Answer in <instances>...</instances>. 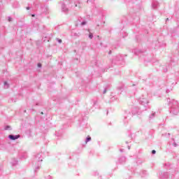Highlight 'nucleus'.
Returning <instances> with one entry per match:
<instances>
[{"label": "nucleus", "mask_w": 179, "mask_h": 179, "mask_svg": "<svg viewBox=\"0 0 179 179\" xmlns=\"http://www.w3.org/2000/svg\"><path fill=\"white\" fill-rule=\"evenodd\" d=\"M142 111H145L143 109H141V108L138 106H134L131 109V112L125 111L124 115L123 122L124 124H128V120L132 118V115H141L142 114Z\"/></svg>", "instance_id": "1"}, {"label": "nucleus", "mask_w": 179, "mask_h": 179, "mask_svg": "<svg viewBox=\"0 0 179 179\" xmlns=\"http://www.w3.org/2000/svg\"><path fill=\"white\" fill-rule=\"evenodd\" d=\"M167 103H169V106L170 107V114L172 115H177L179 113V103L175 99H170L168 98Z\"/></svg>", "instance_id": "2"}, {"label": "nucleus", "mask_w": 179, "mask_h": 179, "mask_svg": "<svg viewBox=\"0 0 179 179\" xmlns=\"http://www.w3.org/2000/svg\"><path fill=\"white\" fill-rule=\"evenodd\" d=\"M138 103L141 105L143 106L144 111H146L148 108H150L149 106V100L148 99V94H143L138 99Z\"/></svg>", "instance_id": "3"}, {"label": "nucleus", "mask_w": 179, "mask_h": 179, "mask_svg": "<svg viewBox=\"0 0 179 179\" xmlns=\"http://www.w3.org/2000/svg\"><path fill=\"white\" fill-rule=\"evenodd\" d=\"M122 62H124V56L118 55L113 58L112 64H115L116 65H121V63Z\"/></svg>", "instance_id": "4"}, {"label": "nucleus", "mask_w": 179, "mask_h": 179, "mask_svg": "<svg viewBox=\"0 0 179 179\" xmlns=\"http://www.w3.org/2000/svg\"><path fill=\"white\" fill-rule=\"evenodd\" d=\"M125 163H127V157L122 156L119 157L117 164H125Z\"/></svg>", "instance_id": "5"}, {"label": "nucleus", "mask_w": 179, "mask_h": 179, "mask_svg": "<svg viewBox=\"0 0 179 179\" xmlns=\"http://www.w3.org/2000/svg\"><path fill=\"white\" fill-rule=\"evenodd\" d=\"M19 138H20V134H17V135L10 134V135H8V139H10V141H16V139H19Z\"/></svg>", "instance_id": "6"}, {"label": "nucleus", "mask_w": 179, "mask_h": 179, "mask_svg": "<svg viewBox=\"0 0 179 179\" xmlns=\"http://www.w3.org/2000/svg\"><path fill=\"white\" fill-rule=\"evenodd\" d=\"M159 178H161V179H167V178H169V173L168 172H162L159 174Z\"/></svg>", "instance_id": "7"}, {"label": "nucleus", "mask_w": 179, "mask_h": 179, "mask_svg": "<svg viewBox=\"0 0 179 179\" xmlns=\"http://www.w3.org/2000/svg\"><path fill=\"white\" fill-rule=\"evenodd\" d=\"M169 146H173V148H177L178 146V144L176 143V140L174 138H172L171 141L169 143Z\"/></svg>", "instance_id": "8"}, {"label": "nucleus", "mask_w": 179, "mask_h": 179, "mask_svg": "<svg viewBox=\"0 0 179 179\" xmlns=\"http://www.w3.org/2000/svg\"><path fill=\"white\" fill-rule=\"evenodd\" d=\"M62 12L64 13H68L69 12V9L66 8V6L64 3H62Z\"/></svg>", "instance_id": "9"}, {"label": "nucleus", "mask_w": 179, "mask_h": 179, "mask_svg": "<svg viewBox=\"0 0 179 179\" xmlns=\"http://www.w3.org/2000/svg\"><path fill=\"white\" fill-rule=\"evenodd\" d=\"M41 159V153H38L36 155H35L34 161L35 162H43V159Z\"/></svg>", "instance_id": "10"}, {"label": "nucleus", "mask_w": 179, "mask_h": 179, "mask_svg": "<svg viewBox=\"0 0 179 179\" xmlns=\"http://www.w3.org/2000/svg\"><path fill=\"white\" fill-rule=\"evenodd\" d=\"M157 6H159V3L157 1H152V9H157Z\"/></svg>", "instance_id": "11"}, {"label": "nucleus", "mask_w": 179, "mask_h": 179, "mask_svg": "<svg viewBox=\"0 0 179 179\" xmlns=\"http://www.w3.org/2000/svg\"><path fill=\"white\" fill-rule=\"evenodd\" d=\"M20 159H21V160H23L24 159H27V152H23L22 154H21L20 155Z\"/></svg>", "instance_id": "12"}, {"label": "nucleus", "mask_w": 179, "mask_h": 179, "mask_svg": "<svg viewBox=\"0 0 179 179\" xmlns=\"http://www.w3.org/2000/svg\"><path fill=\"white\" fill-rule=\"evenodd\" d=\"M143 163H145V160L143 159L138 158L136 161V164H142Z\"/></svg>", "instance_id": "13"}, {"label": "nucleus", "mask_w": 179, "mask_h": 179, "mask_svg": "<svg viewBox=\"0 0 179 179\" xmlns=\"http://www.w3.org/2000/svg\"><path fill=\"white\" fill-rule=\"evenodd\" d=\"M17 163H19V161H17V159L13 158L11 162L12 166H16V164H17Z\"/></svg>", "instance_id": "14"}, {"label": "nucleus", "mask_w": 179, "mask_h": 179, "mask_svg": "<svg viewBox=\"0 0 179 179\" xmlns=\"http://www.w3.org/2000/svg\"><path fill=\"white\" fill-rule=\"evenodd\" d=\"M155 117H156V112H152L150 116H149V119L150 120H153V118H155Z\"/></svg>", "instance_id": "15"}, {"label": "nucleus", "mask_w": 179, "mask_h": 179, "mask_svg": "<svg viewBox=\"0 0 179 179\" xmlns=\"http://www.w3.org/2000/svg\"><path fill=\"white\" fill-rule=\"evenodd\" d=\"M141 176L142 178L146 177V176H148V172L146 171H142Z\"/></svg>", "instance_id": "16"}, {"label": "nucleus", "mask_w": 179, "mask_h": 179, "mask_svg": "<svg viewBox=\"0 0 179 179\" xmlns=\"http://www.w3.org/2000/svg\"><path fill=\"white\" fill-rule=\"evenodd\" d=\"M143 51L138 50H134V54H136V55H139V54H143Z\"/></svg>", "instance_id": "17"}, {"label": "nucleus", "mask_w": 179, "mask_h": 179, "mask_svg": "<svg viewBox=\"0 0 179 179\" xmlns=\"http://www.w3.org/2000/svg\"><path fill=\"white\" fill-rule=\"evenodd\" d=\"M5 131H12V127L9 125H6L4 127Z\"/></svg>", "instance_id": "18"}, {"label": "nucleus", "mask_w": 179, "mask_h": 179, "mask_svg": "<svg viewBox=\"0 0 179 179\" xmlns=\"http://www.w3.org/2000/svg\"><path fill=\"white\" fill-rule=\"evenodd\" d=\"M90 141H92V137H90V136H88L85 138V143H87V142H90Z\"/></svg>", "instance_id": "19"}, {"label": "nucleus", "mask_w": 179, "mask_h": 179, "mask_svg": "<svg viewBox=\"0 0 179 179\" xmlns=\"http://www.w3.org/2000/svg\"><path fill=\"white\" fill-rule=\"evenodd\" d=\"M92 176H94L95 177H99V173L97 171H95L92 173Z\"/></svg>", "instance_id": "20"}, {"label": "nucleus", "mask_w": 179, "mask_h": 179, "mask_svg": "<svg viewBox=\"0 0 179 179\" xmlns=\"http://www.w3.org/2000/svg\"><path fill=\"white\" fill-rule=\"evenodd\" d=\"M4 87H5V89L9 88V84L6 81L4 82Z\"/></svg>", "instance_id": "21"}, {"label": "nucleus", "mask_w": 179, "mask_h": 179, "mask_svg": "<svg viewBox=\"0 0 179 179\" xmlns=\"http://www.w3.org/2000/svg\"><path fill=\"white\" fill-rule=\"evenodd\" d=\"M118 90H122L124 89V84H121L120 86L117 87Z\"/></svg>", "instance_id": "22"}, {"label": "nucleus", "mask_w": 179, "mask_h": 179, "mask_svg": "<svg viewBox=\"0 0 179 179\" xmlns=\"http://www.w3.org/2000/svg\"><path fill=\"white\" fill-rule=\"evenodd\" d=\"M86 24H87V22L86 20H84L80 23V26H85Z\"/></svg>", "instance_id": "23"}, {"label": "nucleus", "mask_w": 179, "mask_h": 179, "mask_svg": "<svg viewBox=\"0 0 179 179\" xmlns=\"http://www.w3.org/2000/svg\"><path fill=\"white\" fill-rule=\"evenodd\" d=\"M170 135H171L170 133H169V134L165 133L164 134H162V136H166V138H170Z\"/></svg>", "instance_id": "24"}, {"label": "nucleus", "mask_w": 179, "mask_h": 179, "mask_svg": "<svg viewBox=\"0 0 179 179\" xmlns=\"http://www.w3.org/2000/svg\"><path fill=\"white\" fill-rule=\"evenodd\" d=\"M41 166V165H38V166H36L34 169V173H37V171L40 169Z\"/></svg>", "instance_id": "25"}, {"label": "nucleus", "mask_w": 179, "mask_h": 179, "mask_svg": "<svg viewBox=\"0 0 179 179\" xmlns=\"http://www.w3.org/2000/svg\"><path fill=\"white\" fill-rule=\"evenodd\" d=\"M56 40L59 43V44H61V43H62V39L57 38Z\"/></svg>", "instance_id": "26"}, {"label": "nucleus", "mask_w": 179, "mask_h": 179, "mask_svg": "<svg viewBox=\"0 0 179 179\" xmlns=\"http://www.w3.org/2000/svg\"><path fill=\"white\" fill-rule=\"evenodd\" d=\"M89 38H93V34L92 33L89 34Z\"/></svg>", "instance_id": "27"}, {"label": "nucleus", "mask_w": 179, "mask_h": 179, "mask_svg": "<svg viewBox=\"0 0 179 179\" xmlns=\"http://www.w3.org/2000/svg\"><path fill=\"white\" fill-rule=\"evenodd\" d=\"M106 93H107V87H105L103 92V94H106Z\"/></svg>", "instance_id": "28"}, {"label": "nucleus", "mask_w": 179, "mask_h": 179, "mask_svg": "<svg viewBox=\"0 0 179 179\" xmlns=\"http://www.w3.org/2000/svg\"><path fill=\"white\" fill-rule=\"evenodd\" d=\"M171 89L169 90V89H166V93H170V92H171Z\"/></svg>", "instance_id": "29"}, {"label": "nucleus", "mask_w": 179, "mask_h": 179, "mask_svg": "<svg viewBox=\"0 0 179 179\" xmlns=\"http://www.w3.org/2000/svg\"><path fill=\"white\" fill-rule=\"evenodd\" d=\"M45 178L46 179H52V177H51V176H48Z\"/></svg>", "instance_id": "30"}, {"label": "nucleus", "mask_w": 179, "mask_h": 179, "mask_svg": "<svg viewBox=\"0 0 179 179\" xmlns=\"http://www.w3.org/2000/svg\"><path fill=\"white\" fill-rule=\"evenodd\" d=\"M41 66H42L41 63H38V68H41Z\"/></svg>", "instance_id": "31"}, {"label": "nucleus", "mask_w": 179, "mask_h": 179, "mask_svg": "<svg viewBox=\"0 0 179 179\" xmlns=\"http://www.w3.org/2000/svg\"><path fill=\"white\" fill-rule=\"evenodd\" d=\"M152 155H156V151L155 150H152Z\"/></svg>", "instance_id": "32"}, {"label": "nucleus", "mask_w": 179, "mask_h": 179, "mask_svg": "<svg viewBox=\"0 0 179 179\" xmlns=\"http://www.w3.org/2000/svg\"><path fill=\"white\" fill-rule=\"evenodd\" d=\"M120 153H123L124 149H120Z\"/></svg>", "instance_id": "33"}, {"label": "nucleus", "mask_w": 179, "mask_h": 179, "mask_svg": "<svg viewBox=\"0 0 179 179\" xmlns=\"http://www.w3.org/2000/svg\"><path fill=\"white\" fill-rule=\"evenodd\" d=\"M97 104V101H94V106H96Z\"/></svg>", "instance_id": "34"}, {"label": "nucleus", "mask_w": 179, "mask_h": 179, "mask_svg": "<svg viewBox=\"0 0 179 179\" xmlns=\"http://www.w3.org/2000/svg\"><path fill=\"white\" fill-rule=\"evenodd\" d=\"M12 20V18L10 17H8V22H10Z\"/></svg>", "instance_id": "35"}, {"label": "nucleus", "mask_w": 179, "mask_h": 179, "mask_svg": "<svg viewBox=\"0 0 179 179\" xmlns=\"http://www.w3.org/2000/svg\"><path fill=\"white\" fill-rule=\"evenodd\" d=\"M56 136H61V135L59 134L58 132H56Z\"/></svg>", "instance_id": "36"}, {"label": "nucleus", "mask_w": 179, "mask_h": 179, "mask_svg": "<svg viewBox=\"0 0 179 179\" xmlns=\"http://www.w3.org/2000/svg\"><path fill=\"white\" fill-rule=\"evenodd\" d=\"M26 9H27V10H30V7L28 6L26 8Z\"/></svg>", "instance_id": "37"}, {"label": "nucleus", "mask_w": 179, "mask_h": 179, "mask_svg": "<svg viewBox=\"0 0 179 179\" xmlns=\"http://www.w3.org/2000/svg\"><path fill=\"white\" fill-rule=\"evenodd\" d=\"M169 20H170V19L166 18V23H167V22H169Z\"/></svg>", "instance_id": "38"}, {"label": "nucleus", "mask_w": 179, "mask_h": 179, "mask_svg": "<svg viewBox=\"0 0 179 179\" xmlns=\"http://www.w3.org/2000/svg\"><path fill=\"white\" fill-rule=\"evenodd\" d=\"M94 64H95V65H97V61L96 60H94Z\"/></svg>", "instance_id": "39"}, {"label": "nucleus", "mask_w": 179, "mask_h": 179, "mask_svg": "<svg viewBox=\"0 0 179 179\" xmlns=\"http://www.w3.org/2000/svg\"><path fill=\"white\" fill-rule=\"evenodd\" d=\"M34 16H36L35 14H32V15H31V17H34Z\"/></svg>", "instance_id": "40"}, {"label": "nucleus", "mask_w": 179, "mask_h": 179, "mask_svg": "<svg viewBox=\"0 0 179 179\" xmlns=\"http://www.w3.org/2000/svg\"><path fill=\"white\" fill-rule=\"evenodd\" d=\"M164 72H167V69H164Z\"/></svg>", "instance_id": "41"}, {"label": "nucleus", "mask_w": 179, "mask_h": 179, "mask_svg": "<svg viewBox=\"0 0 179 179\" xmlns=\"http://www.w3.org/2000/svg\"><path fill=\"white\" fill-rule=\"evenodd\" d=\"M108 54L109 55H111V50L109 51Z\"/></svg>", "instance_id": "42"}, {"label": "nucleus", "mask_w": 179, "mask_h": 179, "mask_svg": "<svg viewBox=\"0 0 179 179\" xmlns=\"http://www.w3.org/2000/svg\"><path fill=\"white\" fill-rule=\"evenodd\" d=\"M87 3H89V2H90V0H87Z\"/></svg>", "instance_id": "43"}, {"label": "nucleus", "mask_w": 179, "mask_h": 179, "mask_svg": "<svg viewBox=\"0 0 179 179\" xmlns=\"http://www.w3.org/2000/svg\"><path fill=\"white\" fill-rule=\"evenodd\" d=\"M13 8H17V6H15V5H13Z\"/></svg>", "instance_id": "44"}, {"label": "nucleus", "mask_w": 179, "mask_h": 179, "mask_svg": "<svg viewBox=\"0 0 179 179\" xmlns=\"http://www.w3.org/2000/svg\"><path fill=\"white\" fill-rule=\"evenodd\" d=\"M128 36V34L125 33V36Z\"/></svg>", "instance_id": "45"}, {"label": "nucleus", "mask_w": 179, "mask_h": 179, "mask_svg": "<svg viewBox=\"0 0 179 179\" xmlns=\"http://www.w3.org/2000/svg\"><path fill=\"white\" fill-rule=\"evenodd\" d=\"M128 149H129V150L131 149V146H128Z\"/></svg>", "instance_id": "46"}, {"label": "nucleus", "mask_w": 179, "mask_h": 179, "mask_svg": "<svg viewBox=\"0 0 179 179\" xmlns=\"http://www.w3.org/2000/svg\"><path fill=\"white\" fill-rule=\"evenodd\" d=\"M97 38H100V36H97Z\"/></svg>", "instance_id": "47"}, {"label": "nucleus", "mask_w": 179, "mask_h": 179, "mask_svg": "<svg viewBox=\"0 0 179 179\" xmlns=\"http://www.w3.org/2000/svg\"><path fill=\"white\" fill-rule=\"evenodd\" d=\"M122 38H125V36H123Z\"/></svg>", "instance_id": "48"}, {"label": "nucleus", "mask_w": 179, "mask_h": 179, "mask_svg": "<svg viewBox=\"0 0 179 179\" xmlns=\"http://www.w3.org/2000/svg\"><path fill=\"white\" fill-rule=\"evenodd\" d=\"M171 62H173V59H171Z\"/></svg>", "instance_id": "49"}, {"label": "nucleus", "mask_w": 179, "mask_h": 179, "mask_svg": "<svg viewBox=\"0 0 179 179\" xmlns=\"http://www.w3.org/2000/svg\"><path fill=\"white\" fill-rule=\"evenodd\" d=\"M76 6H78V4H76Z\"/></svg>", "instance_id": "50"}, {"label": "nucleus", "mask_w": 179, "mask_h": 179, "mask_svg": "<svg viewBox=\"0 0 179 179\" xmlns=\"http://www.w3.org/2000/svg\"><path fill=\"white\" fill-rule=\"evenodd\" d=\"M108 114V111H107V115Z\"/></svg>", "instance_id": "51"}, {"label": "nucleus", "mask_w": 179, "mask_h": 179, "mask_svg": "<svg viewBox=\"0 0 179 179\" xmlns=\"http://www.w3.org/2000/svg\"><path fill=\"white\" fill-rule=\"evenodd\" d=\"M41 114H44L43 112H41Z\"/></svg>", "instance_id": "52"}, {"label": "nucleus", "mask_w": 179, "mask_h": 179, "mask_svg": "<svg viewBox=\"0 0 179 179\" xmlns=\"http://www.w3.org/2000/svg\"><path fill=\"white\" fill-rule=\"evenodd\" d=\"M126 143H128V141H126Z\"/></svg>", "instance_id": "53"}, {"label": "nucleus", "mask_w": 179, "mask_h": 179, "mask_svg": "<svg viewBox=\"0 0 179 179\" xmlns=\"http://www.w3.org/2000/svg\"><path fill=\"white\" fill-rule=\"evenodd\" d=\"M165 166H167V164H165Z\"/></svg>", "instance_id": "54"}, {"label": "nucleus", "mask_w": 179, "mask_h": 179, "mask_svg": "<svg viewBox=\"0 0 179 179\" xmlns=\"http://www.w3.org/2000/svg\"><path fill=\"white\" fill-rule=\"evenodd\" d=\"M24 112L26 113V110H24Z\"/></svg>", "instance_id": "55"}, {"label": "nucleus", "mask_w": 179, "mask_h": 179, "mask_svg": "<svg viewBox=\"0 0 179 179\" xmlns=\"http://www.w3.org/2000/svg\"><path fill=\"white\" fill-rule=\"evenodd\" d=\"M177 73H176V75H177Z\"/></svg>", "instance_id": "56"}]
</instances>
